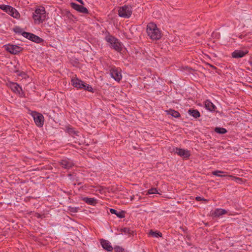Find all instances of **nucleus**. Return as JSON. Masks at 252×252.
Instances as JSON below:
<instances>
[{
  "mask_svg": "<svg viewBox=\"0 0 252 252\" xmlns=\"http://www.w3.org/2000/svg\"><path fill=\"white\" fill-rule=\"evenodd\" d=\"M146 32L148 36L153 40H158L161 37V31L154 23H150L147 25Z\"/></svg>",
  "mask_w": 252,
  "mask_h": 252,
  "instance_id": "obj_1",
  "label": "nucleus"
},
{
  "mask_svg": "<svg viewBox=\"0 0 252 252\" xmlns=\"http://www.w3.org/2000/svg\"><path fill=\"white\" fill-rule=\"evenodd\" d=\"M46 17L45 9L43 6L36 7L32 15V18L35 24L42 23L46 19Z\"/></svg>",
  "mask_w": 252,
  "mask_h": 252,
  "instance_id": "obj_2",
  "label": "nucleus"
},
{
  "mask_svg": "<svg viewBox=\"0 0 252 252\" xmlns=\"http://www.w3.org/2000/svg\"><path fill=\"white\" fill-rule=\"evenodd\" d=\"M105 39L106 41L109 44L110 48L118 52L122 51L123 44L118 39L110 34L106 35Z\"/></svg>",
  "mask_w": 252,
  "mask_h": 252,
  "instance_id": "obj_3",
  "label": "nucleus"
},
{
  "mask_svg": "<svg viewBox=\"0 0 252 252\" xmlns=\"http://www.w3.org/2000/svg\"><path fill=\"white\" fill-rule=\"evenodd\" d=\"M132 7L129 4H125L118 8V14L119 17L125 19L129 18L132 13Z\"/></svg>",
  "mask_w": 252,
  "mask_h": 252,
  "instance_id": "obj_4",
  "label": "nucleus"
},
{
  "mask_svg": "<svg viewBox=\"0 0 252 252\" xmlns=\"http://www.w3.org/2000/svg\"><path fill=\"white\" fill-rule=\"evenodd\" d=\"M71 85L75 88L77 89H83L85 90L88 91L90 92H93L92 87L83 82L78 78L75 77H72L71 79Z\"/></svg>",
  "mask_w": 252,
  "mask_h": 252,
  "instance_id": "obj_5",
  "label": "nucleus"
},
{
  "mask_svg": "<svg viewBox=\"0 0 252 252\" xmlns=\"http://www.w3.org/2000/svg\"><path fill=\"white\" fill-rule=\"evenodd\" d=\"M111 76L116 81L120 82L122 78V70L119 67L112 66L110 69Z\"/></svg>",
  "mask_w": 252,
  "mask_h": 252,
  "instance_id": "obj_6",
  "label": "nucleus"
},
{
  "mask_svg": "<svg viewBox=\"0 0 252 252\" xmlns=\"http://www.w3.org/2000/svg\"><path fill=\"white\" fill-rule=\"evenodd\" d=\"M6 85L13 92L19 94L20 96H22L24 94L22 88L17 83L8 82L6 83Z\"/></svg>",
  "mask_w": 252,
  "mask_h": 252,
  "instance_id": "obj_7",
  "label": "nucleus"
},
{
  "mask_svg": "<svg viewBox=\"0 0 252 252\" xmlns=\"http://www.w3.org/2000/svg\"><path fill=\"white\" fill-rule=\"evenodd\" d=\"M32 116L36 125L38 127L42 126L44 120L43 116L40 113L35 112L32 113Z\"/></svg>",
  "mask_w": 252,
  "mask_h": 252,
  "instance_id": "obj_8",
  "label": "nucleus"
},
{
  "mask_svg": "<svg viewBox=\"0 0 252 252\" xmlns=\"http://www.w3.org/2000/svg\"><path fill=\"white\" fill-rule=\"evenodd\" d=\"M174 151L178 156L185 159H188L190 156V152L188 150L176 148Z\"/></svg>",
  "mask_w": 252,
  "mask_h": 252,
  "instance_id": "obj_9",
  "label": "nucleus"
},
{
  "mask_svg": "<svg viewBox=\"0 0 252 252\" xmlns=\"http://www.w3.org/2000/svg\"><path fill=\"white\" fill-rule=\"evenodd\" d=\"M224 171H220V170H216L212 172V174L218 177H226L228 176L229 178H231L233 180H235L237 182H239V181L242 180V179L239 177H234L232 175H227L226 174H222L225 173Z\"/></svg>",
  "mask_w": 252,
  "mask_h": 252,
  "instance_id": "obj_10",
  "label": "nucleus"
},
{
  "mask_svg": "<svg viewBox=\"0 0 252 252\" xmlns=\"http://www.w3.org/2000/svg\"><path fill=\"white\" fill-rule=\"evenodd\" d=\"M6 49L8 52L12 54H17L22 51L21 47L13 45H7Z\"/></svg>",
  "mask_w": 252,
  "mask_h": 252,
  "instance_id": "obj_11",
  "label": "nucleus"
},
{
  "mask_svg": "<svg viewBox=\"0 0 252 252\" xmlns=\"http://www.w3.org/2000/svg\"><path fill=\"white\" fill-rule=\"evenodd\" d=\"M71 6L74 9L79 12L84 14H87L89 13L88 10L82 5H79L74 2H71Z\"/></svg>",
  "mask_w": 252,
  "mask_h": 252,
  "instance_id": "obj_12",
  "label": "nucleus"
},
{
  "mask_svg": "<svg viewBox=\"0 0 252 252\" xmlns=\"http://www.w3.org/2000/svg\"><path fill=\"white\" fill-rule=\"evenodd\" d=\"M60 165L65 169H69L72 167L74 164L72 161L69 159H64L60 162Z\"/></svg>",
  "mask_w": 252,
  "mask_h": 252,
  "instance_id": "obj_13",
  "label": "nucleus"
},
{
  "mask_svg": "<svg viewBox=\"0 0 252 252\" xmlns=\"http://www.w3.org/2000/svg\"><path fill=\"white\" fill-rule=\"evenodd\" d=\"M248 53V51H243V50H235L232 53V57L233 58H242L244 57L246 54H247Z\"/></svg>",
  "mask_w": 252,
  "mask_h": 252,
  "instance_id": "obj_14",
  "label": "nucleus"
},
{
  "mask_svg": "<svg viewBox=\"0 0 252 252\" xmlns=\"http://www.w3.org/2000/svg\"><path fill=\"white\" fill-rule=\"evenodd\" d=\"M100 244L102 248L108 252H112L113 250L110 243L107 240L102 239L100 241Z\"/></svg>",
  "mask_w": 252,
  "mask_h": 252,
  "instance_id": "obj_15",
  "label": "nucleus"
},
{
  "mask_svg": "<svg viewBox=\"0 0 252 252\" xmlns=\"http://www.w3.org/2000/svg\"><path fill=\"white\" fill-rule=\"evenodd\" d=\"M6 13L12 17L16 19H18L20 17V13L18 12V11L12 6H10V8L8 9Z\"/></svg>",
  "mask_w": 252,
  "mask_h": 252,
  "instance_id": "obj_16",
  "label": "nucleus"
},
{
  "mask_svg": "<svg viewBox=\"0 0 252 252\" xmlns=\"http://www.w3.org/2000/svg\"><path fill=\"white\" fill-rule=\"evenodd\" d=\"M204 106L206 109L211 112L215 111L217 108L216 106L209 100L204 101Z\"/></svg>",
  "mask_w": 252,
  "mask_h": 252,
  "instance_id": "obj_17",
  "label": "nucleus"
},
{
  "mask_svg": "<svg viewBox=\"0 0 252 252\" xmlns=\"http://www.w3.org/2000/svg\"><path fill=\"white\" fill-rule=\"evenodd\" d=\"M227 213V212L226 210L223 209L217 208L212 213V216L215 217H219Z\"/></svg>",
  "mask_w": 252,
  "mask_h": 252,
  "instance_id": "obj_18",
  "label": "nucleus"
},
{
  "mask_svg": "<svg viewBox=\"0 0 252 252\" xmlns=\"http://www.w3.org/2000/svg\"><path fill=\"white\" fill-rule=\"evenodd\" d=\"M110 212L111 214L116 215L119 218H123L125 217V214L123 211L118 212L114 209H110Z\"/></svg>",
  "mask_w": 252,
  "mask_h": 252,
  "instance_id": "obj_19",
  "label": "nucleus"
},
{
  "mask_svg": "<svg viewBox=\"0 0 252 252\" xmlns=\"http://www.w3.org/2000/svg\"><path fill=\"white\" fill-rule=\"evenodd\" d=\"M82 200L86 203L89 205H95L96 203V200L93 198H89L88 197H84Z\"/></svg>",
  "mask_w": 252,
  "mask_h": 252,
  "instance_id": "obj_20",
  "label": "nucleus"
},
{
  "mask_svg": "<svg viewBox=\"0 0 252 252\" xmlns=\"http://www.w3.org/2000/svg\"><path fill=\"white\" fill-rule=\"evenodd\" d=\"M166 112L167 114L170 115L175 118H177L180 117V113L178 111H175L174 110L170 109L166 111Z\"/></svg>",
  "mask_w": 252,
  "mask_h": 252,
  "instance_id": "obj_21",
  "label": "nucleus"
},
{
  "mask_svg": "<svg viewBox=\"0 0 252 252\" xmlns=\"http://www.w3.org/2000/svg\"><path fill=\"white\" fill-rule=\"evenodd\" d=\"M189 114L195 118H197L200 117V113L197 110L189 109L188 111Z\"/></svg>",
  "mask_w": 252,
  "mask_h": 252,
  "instance_id": "obj_22",
  "label": "nucleus"
},
{
  "mask_svg": "<svg viewBox=\"0 0 252 252\" xmlns=\"http://www.w3.org/2000/svg\"><path fill=\"white\" fill-rule=\"evenodd\" d=\"M215 131L218 133L224 134L226 133L227 130L224 128L217 127L215 129Z\"/></svg>",
  "mask_w": 252,
  "mask_h": 252,
  "instance_id": "obj_23",
  "label": "nucleus"
},
{
  "mask_svg": "<svg viewBox=\"0 0 252 252\" xmlns=\"http://www.w3.org/2000/svg\"><path fill=\"white\" fill-rule=\"evenodd\" d=\"M31 40L37 43H41L43 41V39L41 38L35 34H33V36Z\"/></svg>",
  "mask_w": 252,
  "mask_h": 252,
  "instance_id": "obj_24",
  "label": "nucleus"
},
{
  "mask_svg": "<svg viewBox=\"0 0 252 252\" xmlns=\"http://www.w3.org/2000/svg\"><path fill=\"white\" fill-rule=\"evenodd\" d=\"M149 234L153 237H157V238L158 237H161V236H162L161 233H160L159 232L153 231L152 230L150 231Z\"/></svg>",
  "mask_w": 252,
  "mask_h": 252,
  "instance_id": "obj_25",
  "label": "nucleus"
},
{
  "mask_svg": "<svg viewBox=\"0 0 252 252\" xmlns=\"http://www.w3.org/2000/svg\"><path fill=\"white\" fill-rule=\"evenodd\" d=\"M33 34H33V33H31L27 32H23L22 33V35L24 37H25L31 40H32V39L33 36Z\"/></svg>",
  "mask_w": 252,
  "mask_h": 252,
  "instance_id": "obj_26",
  "label": "nucleus"
},
{
  "mask_svg": "<svg viewBox=\"0 0 252 252\" xmlns=\"http://www.w3.org/2000/svg\"><path fill=\"white\" fill-rule=\"evenodd\" d=\"M121 231L122 233H124L125 234H131L132 232V231H131L129 228L126 227L121 229Z\"/></svg>",
  "mask_w": 252,
  "mask_h": 252,
  "instance_id": "obj_27",
  "label": "nucleus"
},
{
  "mask_svg": "<svg viewBox=\"0 0 252 252\" xmlns=\"http://www.w3.org/2000/svg\"><path fill=\"white\" fill-rule=\"evenodd\" d=\"M114 252H127L124 249L120 247L116 246L114 248Z\"/></svg>",
  "mask_w": 252,
  "mask_h": 252,
  "instance_id": "obj_28",
  "label": "nucleus"
},
{
  "mask_svg": "<svg viewBox=\"0 0 252 252\" xmlns=\"http://www.w3.org/2000/svg\"><path fill=\"white\" fill-rule=\"evenodd\" d=\"M10 6H11L7 5L0 4V9L5 11V12H7L8 9L10 8Z\"/></svg>",
  "mask_w": 252,
  "mask_h": 252,
  "instance_id": "obj_29",
  "label": "nucleus"
},
{
  "mask_svg": "<svg viewBox=\"0 0 252 252\" xmlns=\"http://www.w3.org/2000/svg\"><path fill=\"white\" fill-rule=\"evenodd\" d=\"M158 190L156 188H152L148 190L147 194H152L158 193Z\"/></svg>",
  "mask_w": 252,
  "mask_h": 252,
  "instance_id": "obj_30",
  "label": "nucleus"
},
{
  "mask_svg": "<svg viewBox=\"0 0 252 252\" xmlns=\"http://www.w3.org/2000/svg\"><path fill=\"white\" fill-rule=\"evenodd\" d=\"M69 211L72 213H76L77 212V208H71L69 209Z\"/></svg>",
  "mask_w": 252,
  "mask_h": 252,
  "instance_id": "obj_31",
  "label": "nucleus"
},
{
  "mask_svg": "<svg viewBox=\"0 0 252 252\" xmlns=\"http://www.w3.org/2000/svg\"><path fill=\"white\" fill-rule=\"evenodd\" d=\"M195 200L197 201H201V200H205V199H203L200 196H197L195 198Z\"/></svg>",
  "mask_w": 252,
  "mask_h": 252,
  "instance_id": "obj_32",
  "label": "nucleus"
},
{
  "mask_svg": "<svg viewBox=\"0 0 252 252\" xmlns=\"http://www.w3.org/2000/svg\"><path fill=\"white\" fill-rule=\"evenodd\" d=\"M20 30H20V29H19V28H16V29L14 30V31H15L16 32H20Z\"/></svg>",
  "mask_w": 252,
  "mask_h": 252,
  "instance_id": "obj_33",
  "label": "nucleus"
}]
</instances>
